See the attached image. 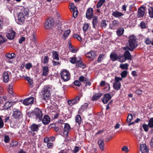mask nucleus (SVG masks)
<instances>
[{"instance_id": "28", "label": "nucleus", "mask_w": 153, "mask_h": 153, "mask_svg": "<svg viewBox=\"0 0 153 153\" xmlns=\"http://www.w3.org/2000/svg\"><path fill=\"white\" fill-rule=\"evenodd\" d=\"M13 104V103L12 102L7 101L5 102L4 107L5 109H8L10 108L12 106Z\"/></svg>"}, {"instance_id": "46", "label": "nucleus", "mask_w": 153, "mask_h": 153, "mask_svg": "<svg viewBox=\"0 0 153 153\" xmlns=\"http://www.w3.org/2000/svg\"><path fill=\"white\" fill-rule=\"evenodd\" d=\"M51 54L53 57H58L59 55L58 53L56 51H53L51 52Z\"/></svg>"}, {"instance_id": "7", "label": "nucleus", "mask_w": 153, "mask_h": 153, "mask_svg": "<svg viewBox=\"0 0 153 153\" xmlns=\"http://www.w3.org/2000/svg\"><path fill=\"white\" fill-rule=\"evenodd\" d=\"M54 20L51 18L46 20L44 23V27L45 29H49L51 28L53 25Z\"/></svg>"}, {"instance_id": "18", "label": "nucleus", "mask_w": 153, "mask_h": 153, "mask_svg": "<svg viewBox=\"0 0 153 153\" xmlns=\"http://www.w3.org/2000/svg\"><path fill=\"white\" fill-rule=\"evenodd\" d=\"M140 150L142 153H148V149L145 144L140 145Z\"/></svg>"}, {"instance_id": "13", "label": "nucleus", "mask_w": 153, "mask_h": 153, "mask_svg": "<svg viewBox=\"0 0 153 153\" xmlns=\"http://www.w3.org/2000/svg\"><path fill=\"white\" fill-rule=\"evenodd\" d=\"M16 33V32L14 31L11 30L8 31L6 36L8 39L12 40L14 38Z\"/></svg>"}, {"instance_id": "10", "label": "nucleus", "mask_w": 153, "mask_h": 153, "mask_svg": "<svg viewBox=\"0 0 153 153\" xmlns=\"http://www.w3.org/2000/svg\"><path fill=\"white\" fill-rule=\"evenodd\" d=\"M93 9L91 7L88 8L86 13V17L88 19L91 20L93 16Z\"/></svg>"}, {"instance_id": "43", "label": "nucleus", "mask_w": 153, "mask_h": 153, "mask_svg": "<svg viewBox=\"0 0 153 153\" xmlns=\"http://www.w3.org/2000/svg\"><path fill=\"white\" fill-rule=\"evenodd\" d=\"M104 85H105L106 87L108 86V89H110V87L109 84L108 83H105V81H102L101 82L100 84V86H103Z\"/></svg>"}, {"instance_id": "17", "label": "nucleus", "mask_w": 153, "mask_h": 153, "mask_svg": "<svg viewBox=\"0 0 153 153\" xmlns=\"http://www.w3.org/2000/svg\"><path fill=\"white\" fill-rule=\"evenodd\" d=\"M112 15L115 18H119L124 15V14L117 10L112 12Z\"/></svg>"}, {"instance_id": "35", "label": "nucleus", "mask_w": 153, "mask_h": 153, "mask_svg": "<svg viewBox=\"0 0 153 153\" xmlns=\"http://www.w3.org/2000/svg\"><path fill=\"white\" fill-rule=\"evenodd\" d=\"M98 21L97 18L96 17H94L93 18V20L92 21V24L94 28H95V26L97 23Z\"/></svg>"}, {"instance_id": "57", "label": "nucleus", "mask_w": 153, "mask_h": 153, "mask_svg": "<svg viewBox=\"0 0 153 153\" xmlns=\"http://www.w3.org/2000/svg\"><path fill=\"white\" fill-rule=\"evenodd\" d=\"M53 145L52 143H48L47 144V147L49 149H52L53 147Z\"/></svg>"}, {"instance_id": "42", "label": "nucleus", "mask_w": 153, "mask_h": 153, "mask_svg": "<svg viewBox=\"0 0 153 153\" xmlns=\"http://www.w3.org/2000/svg\"><path fill=\"white\" fill-rule=\"evenodd\" d=\"M148 125L150 128L153 127V117L151 118L149 120Z\"/></svg>"}, {"instance_id": "45", "label": "nucleus", "mask_w": 153, "mask_h": 153, "mask_svg": "<svg viewBox=\"0 0 153 153\" xmlns=\"http://www.w3.org/2000/svg\"><path fill=\"white\" fill-rule=\"evenodd\" d=\"M131 58H119L118 59V61L120 62H125L127 59L128 60H131Z\"/></svg>"}, {"instance_id": "56", "label": "nucleus", "mask_w": 153, "mask_h": 153, "mask_svg": "<svg viewBox=\"0 0 153 153\" xmlns=\"http://www.w3.org/2000/svg\"><path fill=\"white\" fill-rule=\"evenodd\" d=\"M74 84L75 85H76L78 86H79L81 85V82L78 80H76L74 82Z\"/></svg>"}, {"instance_id": "33", "label": "nucleus", "mask_w": 153, "mask_h": 153, "mask_svg": "<svg viewBox=\"0 0 153 153\" xmlns=\"http://www.w3.org/2000/svg\"><path fill=\"white\" fill-rule=\"evenodd\" d=\"M71 32V31L69 30H68L65 31L63 35V38L64 39H65L69 35Z\"/></svg>"}, {"instance_id": "50", "label": "nucleus", "mask_w": 153, "mask_h": 153, "mask_svg": "<svg viewBox=\"0 0 153 153\" xmlns=\"http://www.w3.org/2000/svg\"><path fill=\"white\" fill-rule=\"evenodd\" d=\"M140 26L141 28L145 29L146 28V25L145 23L143 21L141 22L140 23Z\"/></svg>"}, {"instance_id": "54", "label": "nucleus", "mask_w": 153, "mask_h": 153, "mask_svg": "<svg viewBox=\"0 0 153 153\" xmlns=\"http://www.w3.org/2000/svg\"><path fill=\"white\" fill-rule=\"evenodd\" d=\"M73 37L76 39L80 41L82 40V39L80 36L78 34H74V35Z\"/></svg>"}, {"instance_id": "16", "label": "nucleus", "mask_w": 153, "mask_h": 153, "mask_svg": "<svg viewBox=\"0 0 153 153\" xmlns=\"http://www.w3.org/2000/svg\"><path fill=\"white\" fill-rule=\"evenodd\" d=\"M27 17H25L19 13L18 15V22L19 24H21L24 23L25 20Z\"/></svg>"}, {"instance_id": "3", "label": "nucleus", "mask_w": 153, "mask_h": 153, "mask_svg": "<svg viewBox=\"0 0 153 153\" xmlns=\"http://www.w3.org/2000/svg\"><path fill=\"white\" fill-rule=\"evenodd\" d=\"M51 90V88L49 85L44 86L42 91L41 95V97L43 100L46 101L49 100Z\"/></svg>"}, {"instance_id": "4", "label": "nucleus", "mask_w": 153, "mask_h": 153, "mask_svg": "<svg viewBox=\"0 0 153 153\" xmlns=\"http://www.w3.org/2000/svg\"><path fill=\"white\" fill-rule=\"evenodd\" d=\"M12 116L14 119L19 120L22 119L23 114L19 110L16 109H14L13 111Z\"/></svg>"}, {"instance_id": "49", "label": "nucleus", "mask_w": 153, "mask_h": 153, "mask_svg": "<svg viewBox=\"0 0 153 153\" xmlns=\"http://www.w3.org/2000/svg\"><path fill=\"white\" fill-rule=\"evenodd\" d=\"M18 143V142L17 141H12L10 144V146L11 147L16 146L17 145Z\"/></svg>"}, {"instance_id": "51", "label": "nucleus", "mask_w": 153, "mask_h": 153, "mask_svg": "<svg viewBox=\"0 0 153 153\" xmlns=\"http://www.w3.org/2000/svg\"><path fill=\"white\" fill-rule=\"evenodd\" d=\"M70 10L71 11H73L74 10H76L77 8L75 7L74 6V4H70Z\"/></svg>"}, {"instance_id": "31", "label": "nucleus", "mask_w": 153, "mask_h": 153, "mask_svg": "<svg viewBox=\"0 0 153 153\" xmlns=\"http://www.w3.org/2000/svg\"><path fill=\"white\" fill-rule=\"evenodd\" d=\"M148 13L149 17L153 18V8L152 7H149L148 9Z\"/></svg>"}, {"instance_id": "6", "label": "nucleus", "mask_w": 153, "mask_h": 153, "mask_svg": "<svg viewBox=\"0 0 153 153\" xmlns=\"http://www.w3.org/2000/svg\"><path fill=\"white\" fill-rule=\"evenodd\" d=\"M62 78L65 81H68L70 79L71 76L69 72L67 70H63L61 73Z\"/></svg>"}, {"instance_id": "8", "label": "nucleus", "mask_w": 153, "mask_h": 153, "mask_svg": "<svg viewBox=\"0 0 153 153\" xmlns=\"http://www.w3.org/2000/svg\"><path fill=\"white\" fill-rule=\"evenodd\" d=\"M145 7L143 6L138 9L137 16L138 18H141L144 16L145 14Z\"/></svg>"}, {"instance_id": "2", "label": "nucleus", "mask_w": 153, "mask_h": 153, "mask_svg": "<svg viewBox=\"0 0 153 153\" xmlns=\"http://www.w3.org/2000/svg\"><path fill=\"white\" fill-rule=\"evenodd\" d=\"M29 117H33L38 121H40L42 119L43 113L42 111L39 108H36L33 110L28 113Z\"/></svg>"}, {"instance_id": "60", "label": "nucleus", "mask_w": 153, "mask_h": 153, "mask_svg": "<svg viewBox=\"0 0 153 153\" xmlns=\"http://www.w3.org/2000/svg\"><path fill=\"white\" fill-rule=\"evenodd\" d=\"M73 11V17L74 18L77 17L78 14V12L77 10H74Z\"/></svg>"}, {"instance_id": "55", "label": "nucleus", "mask_w": 153, "mask_h": 153, "mask_svg": "<svg viewBox=\"0 0 153 153\" xmlns=\"http://www.w3.org/2000/svg\"><path fill=\"white\" fill-rule=\"evenodd\" d=\"M4 123L3 121L0 116V129L1 128L3 127Z\"/></svg>"}, {"instance_id": "64", "label": "nucleus", "mask_w": 153, "mask_h": 153, "mask_svg": "<svg viewBox=\"0 0 153 153\" xmlns=\"http://www.w3.org/2000/svg\"><path fill=\"white\" fill-rule=\"evenodd\" d=\"M32 65L30 63L27 64L25 65V68L27 69H29L32 67Z\"/></svg>"}, {"instance_id": "23", "label": "nucleus", "mask_w": 153, "mask_h": 153, "mask_svg": "<svg viewBox=\"0 0 153 153\" xmlns=\"http://www.w3.org/2000/svg\"><path fill=\"white\" fill-rule=\"evenodd\" d=\"M3 81L5 83L7 82L9 79V76L7 72H5L3 74Z\"/></svg>"}, {"instance_id": "24", "label": "nucleus", "mask_w": 153, "mask_h": 153, "mask_svg": "<svg viewBox=\"0 0 153 153\" xmlns=\"http://www.w3.org/2000/svg\"><path fill=\"white\" fill-rule=\"evenodd\" d=\"M86 57H93L96 56V53L93 51H91L90 52L86 53Z\"/></svg>"}, {"instance_id": "14", "label": "nucleus", "mask_w": 153, "mask_h": 153, "mask_svg": "<svg viewBox=\"0 0 153 153\" xmlns=\"http://www.w3.org/2000/svg\"><path fill=\"white\" fill-rule=\"evenodd\" d=\"M70 126L68 123H65L64 128L63 134L65 137H67L70 131Z\"/></svg>"}, {"instance_id": "5", "label": "nucleus", "mask_w": 153, "mask_h": 153, "mask_svg": "<svg viewBox=\"0 0 153 153\" xmlns=\"http://www.w3.org/2000/svg\"><path fill=\"white\" fill-rule=\"evenodd\" d=\"M122 79L117 76L115 77V82L113 83V87L115 90H118L121 88V84L120 81H122Z\"/></svg>"}, {"instance_id": "62", "label": "nucleus", "mask_w": 153, "mask_h": 153, "mask_svg": "<svg viewBox=\"0 0 153 153\" xmlns=\"http://www.w3.org/2000/svg\"><path fill=\"white\" fill-rule=\"evenodd\" d=\"M127 6V4H125L122 6V9L123 11H124L125 12L126 11Z\"/></svg>"}, {"instance_id": "32", "label": "nucleus", "mask_w": 153, "mask_h": 153, "mask_svg": "<svg viewBox=\"0 0 153 153\" xmlns=\"http://www.w3.org/2000/svg\"><path fill=\"white\" fill-rule=\"evenodd\" d=\"M105 2V0H100L97 4V8H100Z\"/></svg>"}, {"instance_id": "37", "label": "nucleus", "mask_w": 153, "mask_h": 153, "mask_svg": "<svg viewBox=\"0 0 153 153\" xmlns=\"http://www.w3.org/2000/svg\"><path fill=\"white\" fill-rule=\"evenodd\" d=\"M80 59H79V60H78L77 62V64L80 67H82V68H84L85 67V65L83 64V63L82 62L80 61Z\"/></svg>"}, {"instance_id": "27", "label": "nucleus", "mask_w": 153, "mask_h": 153, "mask_svg": "<svg viewBox=\"0 0 153 153\" xmlns=\"http://www.w3.org/2000/svg\"><path fill=\"white\" fill-rule=\"evenodd\" d=\"M145 43L147 45L151 44L153 45V39L152 40L148 37L146 38L145 39Z\"/></svg>"}, {"instance_id": "11", "label": "nucleus", "mask_w": 153, "mask_h": 153, "mask_svg": "<svg viewBox=\"0 0 153 153\" xmlns=\"http://www.w3.org/2000/svg\"><path fill=\"white\" fill-rule=\"evenodd\" d=\"M21 7V11L19 13L27 17L29 16V9L27 8H24L23 7Z\"/></svg>"}, {"instance_id": "29", "label": "nucleus", "mask_w": 153, "mask_h": 153, "mask_svg": "<svg viewBox=\"0 0 153 153\" xmlns=\"http://www.w3.org/2000/svg\"><path fill=\"white\" fill-rule=\"evenodd\" d=\"M76 122L80 125L82 123L81 117L79 115H77L75 117Z\"/></svg>"}, {"instance_id": "38", "label": "nucleus", "mask_w": 153, "mask_h": 153, "mask_svg": "<svg viewBox=\"0 0 153 153\" xmlns=\"http://www.w3.org/2000/svg\"><path fill=\"white\" fill-rule=\"evenodd\" d=\"M80 59H79V60H78L77 62V64L80 67H82V68H84L85 67V65L83 64V63L82 62L80 61Z\"/></svg>"}, {"instance_id": "22", "label": "nucleus", "mask_w": 153, "mask_h": 153, "mask_svg": "<svg viewBox=\"0 0 153 153\" xmlns=\"http://www.w3.org/2000/svg\"><path fill=\"white\" fill-rule=\"evenodd\" d=\"M98 144L100 146V150L103 151L104 150V141L101 139H99L98 140Z\"/></svg>"}, {"instance_id": "44", "label": "nucleus", "mask_w": 153, "mask_h": 153, "mask_svg": "<svg viewBox=\"0 0 153 153\" xmlns=\"http://www.w3.org/2000/svg\"><path fill=\"white\" fill-rule=\"evenodd\" d=\"M132 119L133 116L131 114H128L126 120L127 122L128 123H130Z\"/></svg>"}, {"instance_id": "41", "label": "nucleus", "mask_w": 153, "mask_h": 153, "mask_svg": "<svg viewBox=\"0 0 153 153\" xmlns=\"http://www.w3.org/2000/svg\"><path fill=\"white\" fill-rule=\"evenodd\" d=\"M124 57H131V56L129 52L128 51H125L124 54Z\"/></svg>"}, {"instance_id": "52", "label": "nucleus", "mask_w": 153, "mask_h": 153, "mask_svg": "<svg viewBox=\"0 0 153 153\" xmlns=\"http://www.w3.org/2000/svg\"><path fill=\"white\" fill-rule=\"evenodd\" d=\"M127 71H124L121 74V76L122 78H124L126 77L127 75Z\"/></svg>"}, {"instance_id": "61", "label": "nucleus", "mask_w": 153, "mask_h": 153, "mask_svg": "<svg viewBox=\"0 0 153 153\" xmlns=\"http://www.w3.org/2000/svg\"><path fill=\"white\" fill-rule=\"evenodd\" d=\"M89 25L88 24H85L84 25L83 29L84 31H86L88 28Z\"/></svg>"}, {"instance_id": "25", "label": "nucleus", "mask_w": 153, "mask_h": 153, "mask_svg": "<svg viewBox=\"0 0 153 153\" xmlns=\"http://www.w3.org/2000/svg\"><path fill=\"white\" fill-rule=\"evenodd\" d=\"M102 94L101 93H98L94 95L92 97V100L93 101H96L100 98L102 95Z\"/></svg>"}, {"instance_id": "63", "label": "nucleus", "mask_w": 153, "mask_h": 153, "mask_svg": "<svg viewBox=\"0 0 153 153\" xmlns=\"http://www.w3.org/2000/svg\"><path fill=\"white\" fill-rule=\"evenodd\" d=\"M122 150L123 151H125L126 152H128L129 150L128 148L126 146H124L122 148Z\"/></svg>"}, {"instance_id": "9", "label": "nucleus", "mask_w": 153, "mask_h": 153, "mask_svg": "<svg viewBox=\"0 0 153 153\" xmlns=\"http://www.w3.org/2000/svg\"><path fill=\"white\" fill-rule=\"evenodd\" d=\"M79 101V97H76L75 98L72 100H68L67 102L68 105L70 107H71L77 103Z\"/></svg>"}, {"instance_id": "19", "label": "nucleus", "mask_w": 153, "mask_h": 153, "mask_svg": "<svg viewBox=\"0 0 153 153\" xmlns=\"http://www.w3.org/2000/svg\"><path fill=\"white\" fill-rule=\"evenodd\" d=\"M40 127L39 125L36 124H33L30 126V128L31 130L33 132L37 131L39 130V127Z\"/></svg>"}, {"instance_id": "30", "label": "nucleus", "mask_w": 153, "mask_h": 153, "mask_svg": "<svg viewBox=\"0 0 153 153\" xmlns=\"http://www.w3.org/2000/svg\"><path fill=\"white\" fill-rule=\"evenodd\" d=\"M124 32V29L123 28H119L117 31V35L119 36H122Z\"/></svg>"}, {"instance_id": "39", "label": "nucleus", "mask_w": 153, "mask_h": 153, "mask_svg": "<svg viewBox=\"0 0 153 153\" xmlns=\"http://www.w3.org/2000/svg\"><path fill=\"white\" fill-rule=\"evenodd\" d=\"M6 57H15L16 55L14 53H7L5 55Z\"/></svg>"}, {"instance_id": "1", "label": "nucleus", "mask_w": 153, "mask_h": 153, "mask_svg": "<svg viewBox=\"0 0 153 153\" xmlns=\"http://www.w3.org/2000/svg\"><path fill=\"white\" fill-rule=\"evenodd\" d=\"M128 43V44L126 47L124 48V50L127 49L131 51H133L138 46L136 38L133 35L129 36Z\"/></svg>"}, {"instance_id": "36", "label": "nucleus", "mask_w": 153, "mask_h": 153, "mask_svg": "<svg viewBox=\"0 0 153 153\" xmlns=\"http://www.w3.org/2000/svg\"><path fill=\"white\" fill-rule=\"evenodd\" d=\"M88 106V104L87 103H85L83 105H82L80 108L79 109V111H83Z\"/></svg>"}, {"instance_id": "15", "label": "nucleus", "mask_w": 153, "mask_h": 153, "mask_svg": "<svg viewBox=\"0 0 153 153\" xmlns=\"http://www.w3.org/2000/svg\"><path fill=\"white\" fill-rule=\"evenodd\" d=\"M34 98L33 97H30L25 99L23 101V103L25 105L32 104L33 102Z\"/></svg>"}, {"instance_id": "47", "label": "nucleus", "mask_w": 153, "mask_h": 153, "mask_svg": "<svg viewBox=\"0 0 153 153\" xmlns=\"http://www.w3.org/2000/svg\"><path fill=\"white\" fill-rule=\"evenodd\" d=\"M106 25L107 24H106V20H103L101 22V27L103 28H105L106 27Z\"/></svg>"}, {"instance_id": "40", "label": "nucleus", "mask_w": 153, "mask_h": 153, "mask_svg": "<svg viewBox=\"0 0 153 153\" xmlns=\"http://www.w3.org/2000/svg\"><path fill=\"white\" fill-rule=\"evenodd\" d=\"M128 65L127 64H121L120 67L122 69H125L127 70L128 69Z\"/></svg>"}, {"instance_id": "53", "label": "nucleus", "mask_w": 153, "mask_h": 153, "mask_svg": "<svg viewBox=\"0 0 153 153\" xmlns=\"http://www.w3.org/2000/svg\"><path fill=\"white\" fill-rule=\"evenodd\" d=\"M10 139L8 136L6 135L4 136V141L5 143H8L10 141Z\"/></svg>"}, {"instance_id": "12", "label": "nucleus", "mask_w": 153, "mask_h": 153, "mask_svg": "<svg viewBox=\"0 0 153 153\" xmlns=\"http://www.w3.org/2000/svg\"><path fill=\"white\" fill-rule=\"evenodd\" d=\"M111 97V94L109 93L105 94L102 99V101L104 103L106 104Z\"/></svg>"}, {"instance_id": "21", "label": "nucleus", "mask_w": 153, "mask_h": 153, "mask_svg": "<svg viewBox=\"0 0 153 153\" xmlns=\"http://www.w3.org/2000/svg\"><path fill=\"white\" fill-rule=\"evenodd\" d=\"M28 39L31 41L30 43L32 45H32H34L36 42V39L34 34H33L30 36L28 38ZM32 47H33V46H32Z\"/></svg>"}, {"instance_id": "20", "label": "nucleus", "mask_w": 153, "mask_h": 153, "mask_svg": "<svg viewBox=\"0 0 153 153\" xmlns=\"http://www.w3.org/2000/svg\"><path fill=\"white\" fill-rule=\"evenodd\" d=\"M42 120L43 123L45 125H47L50 123V119L48 115H45Z\"/></svg>"}, {"instance_id": "34", "label": "nucleus", "mask_w": 153, "mask_h": 153, "mask_svg": "<svg viewBox=\"0 0 153 153\" xmlns=\"http://www.w3.org/2000/svg\"><path fill=\"white\" fill-rule=\"evenodd\" d=\"M55 60H53L52 61L53 65L54 66H55L56 65H60V63L59 62L57 61L59 60V58H53Z\"/></svg>"}, {"instance_id": "58", "label": "nucleus", "mask_w": 153, "mask_h": 153, "mask_svg": "<svg viewBox=\"0 0 153 153\" xmlns=\"http://www.w3.org/2000/svg\"><path fill=\"white\" fill-rule=\"evenodd\" d=\"M112 24L113 26H114L115 27H117L119 25V22L117 21L114 20L112 22Z\"/></svg>"}, {"instance_id": "48", "label": "nucleus", "mask_w": 153, "mask_h": 153, "mask_svg": "<svg viewBox=\"0 0 153 153\" xmlns=\"http://www.w3.org/2000/svg\"><path fill=\"white\" fill-rule=\"evenodd\" d=\"M78 60L76 59V58H71L70 61L72 63L74 64L77 63Z\"/></svg>"}, {"instance_id": "59", "label": "nucleus", "mask_w": 153, "mask_h": 153, "mask_svg": "<svg viewBox=\"0 0 153 153\" xmlns=\"http://www.w3.org/2000/svg\"><path fill=\"white\" fill-rule=\"evenodd\" d=\"M148 125L146 124H144L143 125V127L145 131H147L148 129Z\"/></svg>"}, {"instance_id": "26", "label": "nucleus", "mask_w": 153, "mask_h": 153, "mask_svg": "<svg viewBox=\"0 0 153 153\" xmlns=\"http://www.w3.org/2000/svg\"><path fill=\"white\" fill-rule=\"evenodd\" d=\"M43 72L42 74V76H47L49 72V69L47 66H44L42 68Z\"/></svg>"}]
</instances>
